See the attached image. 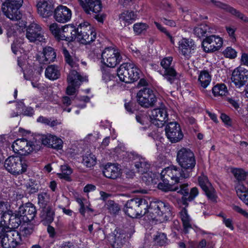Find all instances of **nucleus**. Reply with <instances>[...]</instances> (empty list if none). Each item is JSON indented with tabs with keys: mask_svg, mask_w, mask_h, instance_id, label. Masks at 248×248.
Segmentation results:
<instances>
[{
	"mask_svg": "<svg viewBox=\"0 0 248 248\" xmlns=\"http://www.w3.org/2000/svg\"><path fill=\"white\" fill-rule=\"evenodd\" d=\"M161 20L167 25H169L171 27L175 26V22L173 20L167 19L165 17L161 18Z\"/></svg>",
	"mask_w": 248,
	"mask_h": 248,
	"instance_id": "obj_60",
	"label": "nucleus"
},
{
	"mask_svg": "<svg viewBox=\"0 0 248 248\" xmlns=\"http://www.w3.org/2000/svg\"><path fill=\"white\" fill-rule=\"evenodd\" d=\"M228 101L233 107L236 109H237L239 108V105L238 102L234 99L232 98H228L227 99Z\"/></svg>",
	"mask_w": 248,
	"mask_h": 248,
	"instance_id": "obj_62",
	"label": "nucleus"
},
{
	"mask_svg": "<svg viewBox=\"0 0 248 248\" xmlns=\"http://www.w3.org/2000/svg\"><path fill=\"white\" fill-rule=\"evenodd\" d=\"M108 238L114 246L121 247L124 242L125 234L119 229H116L114 232L109 234Z\"/></svg>",
	"mask_w": 248,
	"mask_h": 248,
	"instance_id": "obj_31",
	"label": "nucleus"
},
{
	"mask_svg": "<svg viewBox=\"0 0 248 248\" xmlns=\"http://www.w3.org/2000/svg\"><path fill=\"white\" fill-rule=\"evenodd\" d=\"M137 98L139 104L146 108L153 107L157 101L155 92L147 87H143L138 92Z\"/></svg>",
	"mask_w": 248,
	"mask_h": 248,
	"instance_id": "obj_8",
	"label": "nucleus"
},
{
	"mask_svg": "<svg viewBox=\"0 0 248 248\" xmlns=\"http://www.w3.org/2000/svg\"><path fill=\"white\" fill-rule=\"evenodd\" d=\"M232 172L236 179L235 183L242 182L246 178L247 173L242 169H234Z\"/></svg>",
	"mask_w": 248,
	"mask_h": 248,
	"instance_id": "obj_43",
	"label": "nucleus"
},
{
	"mask_svg": "<svg viewBox=\"0 0 248 248\" xmlns=\"http://www.w3.org/2000/svg\"><path fill=\"white\" fill-rule=\"evenodd\" d=\"M211 80V77L206 71H202L199 76L198 82L203 89H205L209 85Z\"/></svg>",
	"mask_w": 248,
	"mask_h": 248,
	"instance_id": "obj_39",
	"label": "nucleus"
},
{
	"mask_svg": "<svg viewBox=\"0 0 248 248\" xmlns=\"http://www.w3.org/2000/svg\"><path fill=\"white\" fill-rule=\"evenodd\" d=\"M102 171L106 177L111 179H116L122 174L121 170L118 166L110 163L104 166Z\"/></svg>",
	"mask_w": 248,
	"mask_h": 248,
	"instance_id": "obj_28",
	"label": "nucleus"
},
{
	"mask_svg": "<svg viewBox=\"0 0 248 248\" xmlns=\"http://www.w3.org/2000/svg\"><path fill=\"white\" fill-rule=\"evenodd\" d=\"M246 205L248 206V191L239 197Z\"/></svg>",
	"mask_w": 248,
	"mask_h": 248,
	"instance_id": "obj_64",
	"label": "nucleus"
},
{
	"mask_svg": "<svg viewBox=\"0 0 248 248\" xmlns=\"http://www.w3.org/2000/svg\"><path fill=\"white\" fill-rule=\"evenodd\" d=\"M95 38L96 33L88 22L82 23L77 28V40L81 44H90Z\"/></svg>",
	"mask_w": 248,
	"mask_h": 248,
	"instance_id": "obj_7",
	"label": "nucleus"
},
{
	"mask_svg": "<svg viewBox=\"0 0 248 248\" xmlns=\"http://www.w3.org/2000/svg\"><path fill=\"white\" fill-rule=\"evenodd\" d=\"M40 216L42 221L46 223H50L54 219V211L50 206H48L42 208Z\"/></svg>",
	"mask_w": 248,
	"mask_h": 248,
	"instance_id": "obj_33",
	"label": "nucleus"
},
{
	"mask_svg": "<svg viewBox=\"0 0 248 248\" xmlns=\"http://www.w3.org/2000/svg\"><path fill=\"white\" fill-rule=\"evenodd\" d=\"M222 10L245 22H248V18L243 13L226 3L225 4Z\"/></svg>",
	"mask_w": 248,
	"mask_h": 248,
	"instance_id": "obj_36",
	"label": "nucleus"
},
{
	"mask_svg": "<svg viewBox=\"0 0 248 248\" xmlns=\"http://www.w3.org/2000/svg\"><path fill=\"white\" fill-rule=\"evenodd\" d=\"M222 39L216 35L207 36L202 42L203 50L206 52L217 51L222 46Z\"/></svg>",
	"mask_w": 248,
	"mask_h": 248,
	"instance_id": "obj_15",
	"label": "nucleus"
},
{
	"mask_svg": "<svg viewBox=\"0 0 248 248\" xmlns=\"http://www.w3.org/2000/svg\"><path fill=\"white\" fill-rule=\"evenodd\" d=\"M148 202L143 198H135L128 200L124 208V211L132 218L142 217L148 212Z\"/></svg>",
	"mask_w": 248,
	"mask_h": 248,
	"instance_id": "obj_2",
	"label": "nucleus"
},
{
	"mask_svg": "<svg viewBox=\"0 0 248 248\" xmlns=\"http://www.w3.org/2000/svg\"><path fill=\"white\" fill-rule=\"evenodd\" d=\"M223 54L226 58L234 59L237 56V52L232 48L231 47H228L223 51Z\"/></svg>",
	"mask_w": 248,
	"mask_h": 248,
	"instance_id": "obj_55",
	"label": "nucleus"
},
{
	"mask_svg": "<svg viewBox=\"0 0 248 248\" xmlns=\"http://www.w3.org/2000/svg\"><path fill=\"white\" fill-rule=\"evenodd\" d=\"M223 222L226 226V227L230 228L232 230H233L234 227L232 224V220L229 218L226 219L225 217H223Z\"/></svg>",
	"mask_w": 248,
	"mask_h": 248,
	"instance_id": "obj_61",
	"label": "nucleus"
},
{
	"mask_svg": "<svg viewBox=\"0 0 248 248\" xmlns=\"http://www.w3.org/2000/svg\"><path fill=\"white\" fill-rule=\"evenodd\" d=\"M63 36H61L62 40L69 42L77 39V28L73 25H65L63 26Z\"/></svg>",
	"mask_w": 248,
	"mask_h": 248,
	"instance_id": "obj_30",
	"label": "nucleus"
},
{
	"mask_svg": "<svg viewBox=\"0 0 248 248\" xmlns=\"http://www.w3.org/2000/svg\"><path fill=\"white\" fill-rule=\"evenodd\" d=\"M209 2L212 3L215 7L221 9L222 10L225 4V3L222 2L220 1H218L217 0H210Z\"/></svg>",
	"mask_w": 248,
	"mask_h": 248,
	"instance_id": "obj_59",
	"label": "nucleus"
},
{
	"mask_svg": "<svg viewBox=\"0 0 248 248\" xmlns=\"http://www.w3.org/2000/svg\"><path fill=\"white\" fill-rule=\"evenodd\" d=\"M18 213L24 222L32 221L35 217L36 210L35 207L31 202L20 205Z\"/></svg>",
	"mask_w": 248,
	"mask_h": 248,
	"instance_id": "obj_19",
	"label": "nucleus"
},
{
	"mask_svg": "<svg viewBox=\"0 0 248 248\" xmlns=\"http://www.w3.org/2000/svg\"><path fill=\"white\" fill-rule=\"evenodd\" d=\"M14 152L22 155L31 153L34 149V145L25 139L16 140L12 146Z\"/></svg>",
	"mask_w": 248,
	"mask_h": 248,
	"instance_id": "obj_16",
	"label": "nucleus"
},
{
	"mask_svg": "<svg viewBox=\"0 0 248 248\" xmlns=\"http://www.w3.org/2000/svg\"><path fill=\"white\" fill-rule=\"evenodd\" d=\"M21 223V217L18 213L13 214H2L0 224L8 230H15Z\"/></svg>",
	"mask_w": 248,
	"mask_h": 248,
	"instance_id": "obj_14",
	"label": "nucleus"
},
{
	"mask_svg": "<svg viewBox=\"0 0 248 248\" xmlns=\"http://www.w3.org/2000/svg\"><path fill=\"white\" fill-rule=\"evenodd\" d=\"M172 61V58L169 57L163 59L161 62V65L164 69L163 76L170 83L173 82L176 78V72L170 64Z\"/></svg>",
	"mask_w": 248,
	"mask_h": 248,
	"instance_id": "obj_23",
	"label": "nucleus"
},
{
	"mask_svg": "<svg viewBox=\"0 0 248 248\" xmlns=\"http://www.w3.org/2000/svg\"><path fill=\"white\" fill-rule=\"evenodd\" d=\"M39 123H41L49 125L51 127H54L59 124L57 120H52L51 119H49L45 117L41 116L37 120Z\"/></svg>",
	"mask_w": 248,
	"mask_h": 248,
	"instance_id": "obj_49",
	"label": "nucleus"
},
{
	"mask_svg": "<svg viewBox=\"0 0 248 248\" xmlns=\"http://www.w3.org/2000/svg\"><path fill=\"white\" fill-rule=\"evenodd\" d=\"M43 144L53 149L60 150L62 147V140L57 137L51 134L44 135L42 137Z\"/></svg>",
	"mask_w": 248,
	"mask_h": 248,
	"instance_id": "obj_27",
	"label": "nucleus"
},
{
	"mask_svg": "<svg viewBox=\"0 0 248 248\" xmlns=\"http://www.w3.org/2000/svg\"><path fill=\"white\" fill-rule=\"evenodd\" d=\"M241 61L244 65L248 66V54L246 53H242Z\"/></svg>",
	"mask_w": 248,
	"mask_h": 248,
	"instance_id": "obj_63",
	"label": "nucleus"
},
{
	"mask_svg": "<svg viewBox=\"0 0 248 248\" xmlns=\"http://www.w3.org/2000/svg\"><path fill=\"white\" fill-rule=\"evenodd\" d=\"M151 123L158 127H162L168 120V114L165 107L154 109L150 116Z\"/></svg>",
	"mask_w": 248,
	"mask_h": 248,
	"instance_id": "obj_12",
	"label": "nucleus"
},
{
	"mask_svg": "<svg viewBox=\"0 0 248 248\" xmlns=\"http://www.w3.org/2000/svg\"><path fill=\"white\" fill-rule=\"evenodd\" d=\"M0 243L3 248H16L22 243L20 233L16 230H7Z\"/></svg>",
	"mask_w": 248,
	"mask_h": 248,
	"instance_id": "obj_9",
	"label": "nucleus"
},
{
	"mask_svg": "<svg viewBox=\"0 0 248 248\" xmlns=\"http://www.w3.org/2000/svg\"><path fill=\"white\" fill-rule=\"evenodd\" d=\"M178 175V171L171 170L168 167L165 168L161 172L162 182L158 184L157 187L165 192L177 191L178 187H174V185L180 182L182 180Z\"/></svg>",
	"mask_w": 248,
	"mask_h": 248,
	"instance_id": "obj_4",
	"label": "nucleus"
},
{
	"mask_svg": "<svg viewBox=\"0 0 248 248\" xmlns=\"http://www.w3.org/2000/svg\"><path fill=\"white\" fill-rule=\"evenodd\" d=\"M37 7L38 14L43 17H47L52 14L53 4L51 0H38Z\"/></svg>",
	"mask_w": 248,
	"mask_h": 248,
	"instance_id": "obj_25",
	"label": "nucleus"
},
{
	"mask_svg": "<svg viewBox=\"0 0 248 248\" xmlns=\"http://www.w3.org/2000/svg\"><path fill=\"white\" fill-rule=\"evenodd\" d=\"M149 26L146 23H137L133 26V30L137 35L144 33L148 28Z\"/></svg>",
	"mask_w": 248,
	"mask_h": 248,
	"instance_id": "obj_50",
	"label": "nucleus"
},
{
	"mask_svg": "<svg viewBox=\"0 0 248 248\" xmlns=\"http://www.w3.org/2000/svg\"><path fill=\"white\" fill-rule=\"evenodd\" d=\"M137 15L133 11H125L119 15V20L125 26L131 24L136 19Z\"/></svg>",
	"mask_w": 248,
	"mask_h": 248,
	"instance_id": "obj_35",
	"label": "nucleus"
},
{
	"mask_svg": "<svg viewBox=\"0 0 248 248\" xmlns=\"http://www.w3.org/2000/svg\"><path fill=\"white\" fill-rule=\"evenodd\" d=\"M38 204L41 208L48 206L49 196L46 192H42L38 195Z\"/></svg>",
	"mask_w": 248,
	"mask_h": 248,
	"instance_id": "obj_45",
	"label": "nucleus"
},
{
	"mask_svg": "<svg viewBox=\"0 0 248 248\" xmlns=\"http://www.w3.org/2000/svg\"><path fill=\"white\" fill-rule=\"evenodd\" d=\"M80 5L87 14H97L102 8L101 0H78Z\"/></svg>",
	"mask_w": 248,
	"mask_h": 248,
	"instance_id": "obj_20",
	"label": "nucleus"
},
{
	"mask_svg": "<svg viewBox=\"0 0 248 248\" xmlns=\"http://www.w3.org/2000/svg\"><path fill=\"white\" fill-rule=\"evenodd\" d=\"M134 160H135V166L139 172L142 174L145 173L149 170L150 165L144 158L137 155Z\"/></svg>",
	"mask_w": 248,
	"mask_h": 248,
	"instance_id": "obj_32",
	"label": "nucleus"
},
{
	"mask_svg": "<svg viewBox=\"0 0 248 248\" xmlns=\"http://www.w3.org/2000/svg\"><path fill=\"white\" fill-rule=\"evenodd\" d=\"M49 30L52 34L54 36L55 38L58 36V33L59 32L62 26L59 25L56 23H53L49 25Z\"/></svg>",
	"mask_w": 248,
	"mask_h": 248,
	"instance_id": "obj_56",
	"label": "nucleus"
},
{
	"mask_svg": "<svg viewBox=\"0 0 248 248\" xmlns=\"http://www.w3.org/2000/svg\"><path fill=\"white\" fill-rule=\"evenodd\" d=\"M235 189L239 197L248 191V188H247L242 182L236 183Z\"/></svg>",
	"mask_w": 248,
	"mask_h": 248,
	"instance_id": "obj_52",
	"label": "nucleus"
},
{
	"mask_svg": "<svg viewBox=\"0 0 248 248\" xmlns=\"http://www.w3.org/2000/svg\"><path fill=\"white\" fill-rule=\"evenodd\" d=\"M27 189L30 194H33L38 190V186L37 184L31 181L26 185Z\"/></svg>",
	"mask_w": 248,
	"mask_h": 248,
	"instance_id": "obj_57",
	"label": "nucleus"
},
{
	"mask_svg": "<svg viewBox=\"0 0 248 248\" xmlns=\"http://www.w3.org/2000/svg\"><path fill=\"white\" fill-rule=\"evenodd\" d=\"M26 36L31 42H35L37 41L41 42L45 39L42 33L41 27L34 22L27 27Z\"/></svg>",
	"mask_w": 248,
	"mask_h": 248,
	"instance_id": "obj_17",
	"label": "nucleus"
},
{
	"mask_svg": "<svg viewBox=\"0 0 248 248\" xmlns=\"http://www.w3.org/2000/svg\"><path fill=\"white\" fill-rule=\"evenodd\" d=\"M180 216L183 222L184 231L186 233L188 232V230L192 228V226L190 223V219L185 208L182 210L180 212Z\"/></svg>",
	"mask_w": 248,
	"mask_h": 248,
	"instance_id": "obj_40",
	"label": "nucleus"
},
{
	"mask_svg": "<svg viewBox=\"0 0 248 248\" xmlns=\"http://www.w3.org/2000/svg\"><path fill=\"white\" fill-rule=\"evenodd\" d=\"M45 76L50 80H54L58 79L61 76L59 67L56 65L48 66L46 69Z\"/></svg>",
	"mask_w": 248,
	"mask_h": 248,
	"instance_id": "obj_34",
	"label": "nucleus"
},
{
	"mask_svg": "<svg viewBox=\"0 0 248 248\" xmlns=\"http://www.w3.org/2000/svg\"><path fill=\"white\" fill-rule=\"evenodd\" d=\"M2 1L1 10L3 15L12 21L21 19L22 14L19 9L22 5L23 0H1Z\"/></svg>",
	"mask_w": 248,
	"mask_h": 248,
	"instance_id": "obj_5",
	"label": "nucleus"
},
{
	"mask_svg": "<svg viewBox=\"0 0 248 248\" xmlns=\"http://www.w3.org/2000/svg\"><path fill=\"white\" fill-rule=\"evenodd\" d=\"M107 206L109 212L111 214H117L120 210L119 204L112 200L108 201Z\"/></svg>",
	"mask_w": 248,
	"mask_h": 248,
	"instance_id": "obj_47",
	"label": "nucleus"
},
{
	"mask_svg": "<svg viewBox=\"0 0 248 248\" xmlns=\"http://www.w3.org/2000/svg\"><path fill=\"white\" fill-rule=\"evenodd\" d=\"M155 243L159 246L165 245L167 243V238L164 233H158L154 238Z\"/></svg>",
	"mask_w": 248,
	"mask_h": 248,
	"instance_id": "obj_51",
	"label": "nucleus"
},
{
	"mask_svg": "<svg viewBox=\"0 0 248 248\" xmlns=\"http://www.w3.org/2000/svg\"><path fill=\"white\" fill-rule=\"evenodd\" d=\"M231 80L236 86H243L248 81V70L241 66L235 68L232 72Z\"/></svg>",
	"mask_w": 248,
	"mask_h": 248,
	"instance_id": "obj_18",
	"label": "nucleus"
},
{
	"mask_svg": "<svg viewBox=\"0 0 248 248\" xmlns=\"http://www.w3.org/2000/svg\"><path fill=\"white\" fill-rule=\"evenodd\" d=\"M187 184L181 185L180 188L177 190V192L182 194L184 197L182 198L183 203L184 205H187V201H192L198 195L199 193L198 189L196 187H193L191 189L190 192L188 188Z\"/></svg>",
	"mask_w": 248,
	"mask_h": 248,
	"instance_id": "obj_24",
	"label": "nucleus"
},
{
	"mask_svg": "<svg viewBox=\"0 0 248 248\" xmlns=\"http://www.w3.org/2000/svg\"><path fill=\"white\" fill-rule=\"evenodd\" d=\"M209 28L206 25H201L195 28L194 29V34L198 37L201 38L207 36V31Z\"/></svg>",
	"mask_w": 248,
	"mask_h": 248,
	"instance_id": "obj_42",
	"label": "nucleus"
},
{
	"mask_svg": "<svg viewBox=\"0 0 248 248\" xmlns=\"http://www.w3.org/2000/svg\"><path fill=\"white\" fill-rule=\"evenodd\" d=\"M71 17L72 11L66 6L61 5L54 10V18L58 22L66 23L70 20Z\"/></svg>",
	"mask_w": 248,
	"mask_h": 248,
	"instance_id": "obj_22",
	"label": "nucleus"
},
{
	"mask_svg": "<svg viewBox=\"0 0 248 248\" xmlns=\"http://www.w3.org/2000/svg\"><path fill=\"white\" fill-rule=\"evenodd\" d=\"M34 227L32 225H27L26 226L22 227L20 229V234H21L23 236L28 237L33 232Z\"/></svg>",
	"mask_w": 248,
	"mask_h": 248,
	"instance_id": "obj_53",
	"label": "nucleus"
},
{
	"mask_svg": "<svg viewBox=\"0 0 248 248\" xmlns=\"http://www.w3.org/2000/svg\"><path fill=\"white\" fill-rule=\"evenodd\" d=\"M6 206L7 207V212H5L4 213H7V214H13L15 213H18V210L16 209L19 207L18 202L17 201H13L11 202H6Z\"/></svg>",
	"mask_w": 248,
	"mask_h": 248,
	"instance_id": "obj_48",
	"label": "nucleus"
},
{
	"mask_svg": "<svg viewBox=\"0 0 248 248\" xmlns=\"http://www.w3.org/2000/svg\"><path fill=\"white\" fill-rule=\"evenodd\" d=\"M62 53L64 55L66 62L68 63L71 68H76L78 67V63L76 60H74L72 58L68 51L65 48H62Z\"/></svg>",
	"mask_w": 248,
	"mask_h": 248,
	"instance_id": "obj_44",
	"label": "nucleus"
},
{
	"mask_svg": "<svg viewBox=\"0 0 248 248\" xmlns=\"http://www.w3.org/2000/svg\"><path fill=\"white\" fill-rule=\"evenodd\" d=\"M27 167L26 161L19 156H10L4 162L5 169L15 175H18L26 171Z\"/></svg>",
	"mask_w": 248,
	"mask_h": 248,
	"instance_id": "obj_6",
	"label": "nucleus"
},
{
	"mask_svg": "<svg viewBox=\"0 0 248 248\" xmlns=\"http://www.w3.org/2000/svg\"><path fill=\"white\" fill-rule=\"evenodd\" d=\"M136 120L138 122L142 125H144L148 121V117L145 114L140 113L136 115Z\"/></svg>",
	"mask_w": 248,
	"mask_h": 248,
	"instance_id": "obj_58",
	"label": "nucleus"
},
{
	"mask_svg": "<svg viewBox=\"0 0 248 248\" xmlns=\"http://www.w3.org/2000/svg\"><path fill=\"white\" fill-rule=\"evenodd\" d=\"M128 68L127 62L122 64L117 70V75L120 80L125 83H129V76H128Z\"/></svg>",
	"mask_w": 248,
	"mask_h": 248,
	"instance_id": "obj_37",
	"label": "nucleus"
},
{
	"mask_svg": "<svg viewBox=\"0 0 248 248\" xmlns=\"http://www.w3.org/2000/svg\"><path fill=\"white\" fill-rule=\"evenodd\" d=\"M62 173L61 174H59V176L61 178H63L65 180H69L70 179L69 175H70L72 173V170L71 169L66 166H62Z\"/></svg>",
	"mask_w": 248,
	"mask_h": 248,
	"instance_id": "obj_54",
	"label": "nucleus"
},
{
	"mask_svg": "<svg viewBox=\"0 0 248 248\" xmlns=\"http://www.w3.org/2000/svg\"><path fill=\"white\" fill-rule=\"evenodd\" d=\"M121 60L120 52L114 48H106L102 53L101 62L108 67H115Z\"/></svg>",
	"mask_w": 248,
	"mask_h": 248,
	"instance_id": "obj_10",
	"label": "nucleus"
},
{
	"mask_svg": "<svg viewBox=\"0 0 248 248\" xmlns=\"http://www.w3.org/2000/svg\"><path fill=\"white\" fill-rule=\"evenodd\" d=\"M43 55L37 57L38 61L40 63L47 64L54 62L56 57L54 49L50 46L45 47L43 49Z\"/></svg>",
	"mask_w": 248,
	"mask_h": 248,
	"instance_id": "obj_29",
	"label": "nucleus"
},
{
	"mask_svg": "<svg viewBox=\"0 0 248 248\" xmlns=\"http://www.w3.org/2000/svg\"><path fill=\"white\" fill-rule=\"evenodd\" d=\"M198 182L208 199L213 201H216L217 196L215 190L209 181L207 176L202 174L198 177Z\"/></svg>",
	"mask_w": 248,
	"mask_h": 248,
	"instance_id": "obj_21",
	"label": "nucleus"
},
{
	"mask_svg": "<svg viewBox=\"0 0 248 248\" xmlns=\"http://www.w3.org/2000/svg\"><path fill=\"white\" fill-rule=\"evenodd\" d=\"M67 80L68 86L66 88V93L69 95H72L83 81V78L76 70H72L68 75Z\"/></svg>",
	"mask_w": 248,
	"mask_h": 248,
	"instance_id": "obj_13",
	"label": "nucleus"
},
{
	"mask_svg": "<svg viewBox=\"0 0 248 248\" xmlns=\"http://www.w3.org/2000/svg\"><path fill=\"white\" fill-rule=\"evenodd\" d=\"M212 92L214 96L225 95L228 93V90L224 84H218L212 88Z\"/></svg>",
	"mask_w": 248,
	"mask_h": 248,
	"instance_id": "obj_41",
	"label": "nucleus"
},
{
	"mask_svg": "<svg viewBox=\"0 0 248 248\" xmlns=\"http://www.w3.org/2000/svg\"><path fill=\"white\" fill-rule=\"evenodd\" d=\"M96 157L93 154H88L83 156V163L87 167H92L96 164Z\"/></svg>",
	"mask_w": 248,
	"mask_h": 248,
	"instance_id": "obj_46",
	"label": "nucleus"
},
{
	"mask_svg": "<svg viewBox=\"0 0 248 248\" xmlns=\"http://www.w3.org/2000/svg\"><path fill=\"white\" fill-rule=\"evenodd\" d=\"M195 47L196 45L192 39L183 38L179 42V51L187 58L190 57L192 50H194Z\"/></svg>",
	"mask_w": 248,
	"mask_h": 248,
	"instance_id": "obj_26",
	"label": "nucleus"
},
{
	"mask_svg": "<svg viewBox=\"0 0 248 248\" xmlns=\"http://www.w3.org/2000/svg\"><path fill=\"white\" fill-rule=\"evenodd\" d=\"M165 133L167 138L171 143L179 142L184 137L180 125L176 122H170L166 125Z\"/></svg>",
	"mask_w": 248,
	"mask_h": 248,
	"instance_id": "obj_11",
	"label": "nucleus"
},
{
	"mask_svg": "<svg viewBox=\"0 0 248 248\" xmlns=\"http://www.w3.org/2000/svg\"><path fill=\"white\" fill-rule=\"evenodd\" d=\"M176 161L181 168L173 165L168 167L178 171L181 179L190 177L196 164L194 153L189 149L182 148L177 152Z\"/></svg>",
	"mask_w": 248,
	"mask_h": 248,
	"instance_id": "obj_1",
	"label": "nucleus"
},
{
	"mask_svg": "<svg viewBox=\"0 0 248 248\" xmlns=\"http://www.w3.org/2000/svg\"><path fill=\"white\" fill-rule=\"evenodd\" d=\"M149 213L152 219L160 221H167L172 215L169 204L159 200L150 202Z\"/></svg>",
	"mask_w": 248,
	"mask_h": 248,
	"instance_id": "obj_3",
	"label": "nucleus"
},
{
	"mask_svg": "<svg viewBox=\"0 0 248 248\" xmlns=\"http://www.w3.org/2000/svg\"><path fill=\"white\" fill-rule=\"evenodd\" d=\"M129 83L133 82L140 78V70L133 62H127Z\"/></svg>",
	"mask_w": 248,
	"mask_h": 248,
	"instance_id": "obj_38",
	"label": "nucleus"
}]
</instances>
